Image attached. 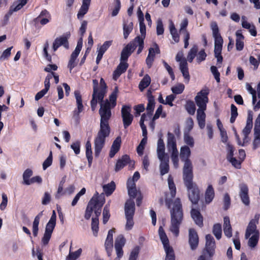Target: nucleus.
Wrapping results in <instances>:
<instances>
[{"label": "nucleus", "mask_w": 260, "mask_h": 260, "mask_svg": "<svg viewBox=\"0 0 260 260\" xmlns=\"http://www.w3.org/2000/svg\"><path fill=\"white\" fill-rule=\"evenodd\" d=\"M168 182L170 193L166 194L165 202L168 208L170 209V231L177 237L179 235V227L183 218V209L179 198H176L171 203L172 199L176 196V187L171 175L168 177Z\"/></svg>", "instance_id": "nucleus-1"}, {"label": "nucleus", "mask_w": 260, "mask_h": 260, "mask_svg": "<svg viewBox=\"0 0 260 260\" xmlns=\"http://www.w3.org/2000/svg\"><path fill=\"white\" fill-rule=\"evenodd\" d=\"M117 88L116 87L114 91L110 94L109 100L100 101V109L99 114L100 115V128L110 129L109 124L111 115V109L114 108L116 105L117 97Z\"/></svg>", "instance_id": "nucleus-2"}, {"label": "nucleus", "mask_w": 260, "mask_h": 260, "mask_svg": "<svg viewBox=\"0 0 260 260\" xmlns=\"http://www.w3.org/2000/svg\"><path fill=\"white\" fill-rule=\"evenodd\" d=\"M259 214L256 213L254 218L251 219L246 228L245 238L248 240L247 245L251 249H255L259 239V232L256 229V224L258 223Z\"/></svg>", "instance_id": "nucleus-3"}, {"label": "nucleus", "mask_w": 260, "mask_h": 260, "mask_svg": "<svg viewBox=\"0 0 260 260\" xmlns=\"http://www.w3.org/2000/svg\"><path fill=\"white\" fill-rule=\"evenodd\" d=\"M98 193L96 192L88 203L84 215V217L87 220L90 218L93 211L96 217H99L101 213V208L105 200L104 197L98 196Z\"/></svg>", "instance_id": "nucleus-4"}, {"label": "nucleus", "mask_w": 260, "mask_h": 260, "mask_svg": "<svg viewBox=\"0 0 260 260\" xmlns=\"http://www.w3.org/2000/svg\"><path fill=\"white\" fill-rule=\"evenodd\" d=\"M156 153L160 161L159 170L161 175L168 173L169 170V159L168 154L165 152V146L163 139L159 138L157 143Z\"/></svg>", "instance_id": "nucleus-5"}, {"label": "nucleus", "mask_w": 260, "mask_h": 260, "mask_svg": "<svg viewBox=\"0 0 260 260\" xmlns=\"http://www.w3.org/2000/svg\"><path fill=\"white\" fill-rule=\"evenodd\" d=\"M193 173L183 175V179L187 189L188 196L192 204L198 203L200 199V190L197 185L193 182Z\"/></svg>", "instance_id": "nucleus-6"}, {"label": "nucleus", "mask_w": 260, "mask_h": 260, "mask_svg": "<svg viewBox=\"0 0 260 260\" xmlns=\"http://www.w3.org/2000/svg\"><path fill=\"white\" fill-rule=\"evenodd\" d=\"M211 27L213 37L214 38V55L217 58V62L221 63L222 61V57L221 53L223 42V39L219 32V29L216 22H212Z\"/></svg>", "instance_id": "nucleus-7"}, {"label": "nucleus", "mask_w": 260, "mask_h": 260, "mask_svg": "<svg viewBox=\"0 0 260 260\" xmlns=\"http://www.w3.org/2000/svg\"><path fill=\"white\" fill-rule=\"evenodd\" d=\"M167 146L171 154V158L175 168L179 167L178 151L177 148L176 140L174 134L170 132L167 134Z\"/></svg>", "instance_id": "nucleus-8"}, {"label": "nucleus", "mask_w": 260, "mask_h": 260, "mask_svg": "<svg viewBox=\"0 0 260 260\" xmlns=\"http://www.w3.org/2000/svg\"><path fill=\"white\" fill-rule=\"evenodd\" d=\"M191 151L188 146L184 145L180 148V156L184 162L183 175L193 173V165L189 157Z\"/></svg>", "instance_id": "nucleus-9"}, {"label": "nucleus", "mask_w": 260, "mask_h": 260, "mask_svg": "<svg viewBox=\"0 0 260 260\" xmlns=\"http://www.w3.org/2000/svg\"><path fill=\"white\" fill-rule=\"evenodd\" d=\"M110 133V129L100 128L96 136L94 139V154L96 157L99 156L105 145L106 138L109 136Z\"/></svg>", "instance_id": "nucleus-10"}, {"label": "nucleus", "mask_w": 260, "mask_h": 260, "mask_svg": "<svg viewBox=\"0 0 260 260\" xmlns=\"http://www.w3.org/2000/svg\"><path fill=\"white\" fill-rule=\"evenodd\" d=\"M56 215L55 211H53L51 218L46 224L45 233L42 239V242L44 245L48 244L53 230L56 225Z\"/></svg>", "instance_id": "nucleus-11"}, {"label": "nucleus", "mask_w": 260, "mask_h": 260, "mask_svg": "<svg viewBox=\"0 0 260 260\" xmlns=\"http://www.w3.org/2000/svg\"><path fill=\"white\" fill-rule=\"evenodd\" d=\"M175 59L176 61L179 63V69L186 82L188 83L190 79V76L187 60L184 57L183 52L180 51L178 52L176 56Z\"/></svg>", "instance_id": "nucleus-12"}, {"label": "nucleus", "mask_w": 260, "mask_h": 260, "mask_svg": "<svg viewBox=\"0 0 260 260\" xmlns=\"http://www.w3.org/2000/svg\"><path fill=\"white\" fill-rule=\"evenodd\" d=\"M208 92L206 90H202L197 93L194 98V101L198 109H207V104L208 103Z\"/></svg>", "instance_id": "nucleus-13"}, {"label": "nucleus", "mask_w": 260, "mask_h": 260, "mask_svg": "<svg viewBox=\"0 0 260 260\" xmlns=\"http://www.w3.org/2000/svg\"><path fill=\"white\" fill-rule=\"evenodd\" d=\"M131 108L129 106H123L121 108V116L123 123V126L126 128L129 126L133 120V116L131 114Z\"/></svg>", "instance_id": "nucleus-14"}, {"label": "nucleus", "mask_w": 260, "mask_h": 260, "mask_svg": "<svg viewBox=\"0 0 260 260\" xmlns=\"http://www.w3.org/2000/svg\"><path fill=\"white\" fill-rule=\"evenodd\" d=\"M70 37V34L69 32L56 38L53 43V50L55 51L61 46H63L66 49H69L68 39Z\"/></svg>", "instance_id": "nucleus-15"}, {"label": "nucleus", "mask_w": 260, "mask_h": 260, "mask_svg": "<svg viewBox=\"0 0 260 260\" xmlns=\"http://www.w3.org/2000/svg\"><path fill=\"white\" fill-rule=\"evenodd\" d=\"M239 197L242 202L245 206H249L250 204V199L248 196V188L246 184L242 183L239 185Z\"/></svg>", "instance_id": "nucleus-16"}, {"label": "nucleus", "mask_w": 260, "mask_h": 260, "mask_svg": "<svg viewBox=\"0 0 260 260\" xmlns=\"http://www.w3.org/2000/svg\"><path fill=\"white\" fill-rule=\"evenodd\" d=\"M115 233V229H113L109 231L105 243V247L108 255L110 256L111 255V253L113 250V234Z\"/></svg>", "instance_id": "nucleus-17"}, {"label": "nucleus", "mask_w": 260, "mask_h": 260, "mask_svg": "<svg viewBox=\"0 0 260 260\" xmlns=\"http://www.w3.org/2000/svg\"><path fill=\"white\" fill-rule=\"evenodd\" d=\"M189 244L192 250L196 249L199 244V237L197 232L193 229H189Z\"/></svg>", "instance_id": "nucleus-18"}, {"label": "nucleus", "mask_w": 260, "mask_h": 260, "mask_svg": "<svg viewBox=\"0 0 260 260\" xmlns=\"http://www.w3.org/2000/svg\"><path fill=\"white\" fill-rule=\"evenodd\" d=\"M125 243V239L123 236L120 235L115 239V248L116 252V254L118 256H122L123 252L122 247L124 246Z\"/></svg>", "instance_id": "nucleus-19"}, {"label": "nucleus", "mask_w": 260, "mask_h": 260, "mask_svg": "<svg viewBox=\"0 0 260 260\" xmlns=\"http://www.w3.org/2000/svg\"><path fill=\"white\" fill-rule=\"evenodd\" d=\"M215 247L213 237L210 234L206 236V250L210 256H212L214 252Z\"/></svg>", "instance_id": "nucleus-20"}, {"label": "nucleus", "mask_w": 260, "mask_h": 260, "mask_svg": "<svg viewBox=\"0 0 260 260\" xmlns=\"http://www.w3.org/2000/svg\"><path fill=\"white\" fill-rule=\"evenodd\" d=\"M136 46L133 43H128L122 50L121 53V61H125L129 56L135 50Z\"/></svg>", "instance_id": "nucleus-21"}, {"label": "nucleus", "mask_w": 260, "mask_h": 260, "mask_svg": "<svg viewBox=\"0 0 260 260\" xmlns=\"http://www.w3.org/2000/svg\"><path fill=\"white\" fill-rule=\"evenodd\" d=\"M93 91L92 94V99L90 102L91 108L92 111H94L95 109L96 104L99 101L98 98V92L99 91V88L98 87V81L97 80H93Z\"/></svg>", "instance_id": "nucleus-22"}, {"label": "nucleus", "mask_w": 260, "mask_h": 260, "mask_svg": "<svg viewBox=\"0 0 260 260\" xmlns=\"http://www.w3.org/2000/svg\"><path fill=\"white\" fill-rule=\"evenodd\" d=\"M74 95L76 99L77 109L74 110V113L75 115H78L83 111L84 106L82 103V96L80 92L78 90L75 91Z\"/></svg>", "instance_id": "nucleus-23"}, {"label": "nucleus", "mask_w": 260, "mask_h": 260, "mask_svg": "<svg viewBox=\"0 0 260 260\" xmlns=\"http://www.w3.org/2000/svg\"><path fill=\"white\" fill-rule=\"evenodd\" d=\"M127 68L128 64L125 61H121L113 72V79L116 80L123 73L126 71Z\"/></svg>", "instance_id": "nucleus-24"}, {"label": "nucleus", "mask_w": 260, "mask_h": 260, "mask_svg": "<svg viewBox=\"0 0 260 260\" xmlns=\"http://www.w3.org/2000/svg\"><path fill=\"white\" fill-rule=\"evenodd\" d=\"M135 203L132 199H129L125 204L124 212L125 216H134L135 213Z\"/></svg>", "instance_id": "nucleus-25"}, {"label": "nucleus", "mask_w": 260, "mask_h": 260, "mask_svg": "<svg viewBox=\"0 0 260 260\" xmlns=\"http://www.w3.org/2000/svg\"><path fill=\"white\" fill-rule=\"evenodd\" d=\"M242 26L243 28L249 30V32L252 36H256L257 32L255 27L253 24H251L247 21V18L245 16H242L241 18Z\"/></svg>", "instance_id": "nucleus-26"}, {"label": "nucleus", "mask_w": 260, "mask_h": 260, "mask_svg": "<svg viewBox=\"0 0 260 260\" xmlns=\"http://www.w3.org/2000/svg\"><path fill=\"white\" fill-rule=\"evenodd\" d=\"M236 48L237 50L241 51L244 46V37L242 34L241 30H238L236 32Z\"/></svg>", "instance_id": "nucleus-27"}, {"label": "nucleus", "mask_w": 260, "mask_h": 260, "mask_svg": "<svg viewBox=\"0 0 260 260\" xmlns=\"http://www.w3.org/2000/svg\"><path fill=\"white\" fill-rule=\"evenodd\" d=\"M121 143L120 137H117L113 142L111 149L109 152V156L112 158L115 154L119 151Z\"/></svg>", "instance_id": "nucleus-28"}, {"label": "nucleus", "mask_w": 260, "mask_h": 260, "mask_svg": "<svg viewBox=\"0 0 260 260\" xmlns=\"http://www.w3.org/2000/svg\"><path fill=\"white\" fill-rule=\"evenodd\" d=\"M206 109H198L197 111V119L201 128H203L205 125L206 114L205 111Z\"/></svg>", "instance_id": "nucleus-29"}, {"label": "nucleus", "mask_w": 260, "mask_h": 260, "mask_svg": "<svg viewBox=\"0 0 260 260\" xmlns=\"http://www.w3.org/2000/svg\"><path fill=\"white\" fill-rule=\"evenodd\" d=\"M127 188L128 195L132 198L131 199L133 200V199L136 198L137 194L136 183L131 180H128L127 182Z\"/></svg>", "instance_id": "nucleus-30"}, {"label": "nucleus", "mask_w": 260, "mask_h": 260, "mask_svg": "<svg viewBox=\"0 0 260 260\" xmlns=\"http://www.w3.org/2000/svg\"><path fill=\"white\" fill-rule=\"evenodd\" d=\"M223 232L228 238H231L232 236V229L230 218L228 216H225L223 218Z\"/></svg>", "instance_id": "nucleus-31"}, {"label": "nucleus", "mask_w": 260, "mask_h": 260, "mask_svg": "<svg viewBox=\"0 0 260 260\" xmlns=\"http://www.w3.org/2000/svg\"><path fill=\"white\" fill-rule=\"evenodd\" d=\"M91 0H83L82 6L77 14L78 18L83 17L88 12Z\"/></svg>", "instance_id": "nucleus-32"}, {"label": "nucleus", "mask_w": 260, "mask_h": 260, "mask_svg": "<svg viewBox=\"0 0 260 260\" xmlns=\"http://www.w3.org/2000/svg\"><path fill=\"white\" fill-rule=\"evenodd\" d=\"M191 215L195 223L200 227L203 225V217L200 212L196 209H192Z\"/></svg>", "instance_id": "nucleus-33"}, {"label": "nucleus", "mask_w": 260, "mask_h": 260, "mask_svg": "<svg viewBox=\"0 0 260 260\" xmlns=\"http://www.w3.org/2000/svg\"><path fill=\"white\" fill-rule=\"evenodd\" d=\"M215 196L214 190L212 185H208L205 194V202L207 204L211 203Z\"/></svg>", "instance_id": "nucleus-34"}, {"label": "nucleus", "mask_w": 260, "mask_h": 260, "mask_svg": "<svg viewBox=\"0 0 260 260\" xmlns=\"http://www.w3.org/2000/svg\"><path fill=\"white\" fill-rule=\"evenodd\" d=\"M106 92L107 86L103 78H102L100 80L99 91L98 95L99 101H102L103 100Z\"/></svg>", "instance_id": "nucleus-35"}, {"label": "nucleus", "mask_w": 260, "mask_h": 260, "mask_svg": "<svg viewBox=\"0 0 260 260\" xmlns=\"http://www.w3.org/2000/svg\"><path fill=\"white\" fill-rule=\"evenodd\" d=\"M254 135L253 148L254 149H255L260 146V126L254 125Z\"/></svg>", "instance_id": "nucleus-36"}, {"label": "nucleus", "mask_w": 260, "mask_h": 260, "mask_svg": "<svg viewBox=\"0 0 260 260\" xmlns=\"http://www.w3.org/2000/svg\"><path fill=\"white\" fill-rule=\"evenodd\" d=\"M86 157L88 160V166L90 167L92 161V151L91 144L89 140H87L85 144Z\"/></svg>", "instance_id": "nucleus-37"}, {"label": "nucleus", "mask_w": 260, "mask_h": 260, "mask_svg": "<svg viewBox=\"0 0 260 260\" xmlns=\"http://www.w3.org/2000/svg\"><path fill=\"white\" fill-rule=\"evenodd\" d=\"M130 162V158L128 155H124L119 159L116 164L115 170L117 172L123 168L126 164Z\"/></svg>", "instance_id": "nucleus-38"}, {"label": "nucleus", "mask_w": 260, "mask_h": 260, "mask_svg": "<svg viewBox=\"0 0 260 260\" xmlns=\"http://www.w3.org/2000/svg\"><path fill=\"white\" fill-rule=\"evenodd\" d=\"M158 233L160 239L163 244L164 249H166V248H171L169 244L168 238L161 226L159 228Z\"/></svg>", "instance_id": "nucleus-39"}, {"label": "nucleus", "mask_w": 260, "mask_h": 260, "mask_svg": "<svg viewBox=\"0 0 260 260\" xmlns=\"http://www.w3.org/2000/svg\"><path fill=\"white\" fill-rule=\"evenodd\" d=\"M133 29V23L132 22H126L123 23V36L124 39H127L129 34Z\"/></svg>", "instance_id": "nucleus-40"}, {"label": "nucleus", "mask_w": 260, "mask_h": 260, "mask_svg": "<svg viewBox=\"0 0 260 260\" xmlns=\"http://www.w3.org/2000/svg\"><path fill=\"white\" fill-rule=\"evenodd\" d=\"M28 0H18L11 6L12 11H18L25 5Z\"/></svg>", "instance_id": "nucleus-41"}, {"label": "nucleus", "mask_w": 260, "mask_h": 260, "mask_svg": "<svg viewBox=\"0 0 260 260\" xmlns=\"http://www.w3.org/2000/svg\"><path fill=\"white\" fill-rule=\"evenodd\" d=\"M151 82L150 77L148 75H146L140 81L139 87L141 91H143L145 88L148 87Z\"/></svg>", "instance_id": "nucleus-42"}, {"label": "nucleus", "mask_w": 260, "mask_h": 260, "mask_svg": "<svg viewBox=\"0 0 260 260\" xmlns=\"http://www.w3.org/2000/svg\"><path fill=\"white\" fill-rule=\"evenodd\" d=\"M79 53L74 51L70 57V59L69 61V63L68 65V67L70 70V72H71L72 69L76 66L77 63L76 62V59L78 56Z\"/></svg>", "instance_id": "nucleus-43"}, {"label": "nucleus", "mask_w": 260, "mask_h": 260, "mask_svg": "<svg viewBox=\"0 0 260 260\" xmlns=\"http://www.w3.org/2000/svg\"><path fill=\"white\" fill-rule=\"evenodd\" d=\"M104 191L105 194L109 196L112 193V192L115 189V183L112 181L111 183L104 185L103 186Z\"/></svg>", "instance_id": "nucleus-44"}, {"label": "nucleus", "mask_w": 260, "mask_h": 260, "mask_svg": "<svg viewBox=\"0 0 260 260\" xmlns=\"http://www.w3.org/2000/svg\"><path fill=\"white\" fill-rule=\"evenodd\" d=\"M155 103L154 101L152 98H149L148 103L146 107V111L147 113V116L149 118H151L153 110L154 108Z\"/></svg>", "instance_id": "nucleus-45"}, {"label": "nucleus", "mask_w": 260, "mask_h": 260, "mask_svg": "<svg viewBox=\"0 0 260 260\" xmlns=\"http://www.w3.org/2000/svg\"><path fill=\"white\" fill-rule=\"evenodd\" d=\"M32 170H31L30 169H27L24 171L22 175L23 183L24 184L27 185V184L29 183V178L32 175Z\"/></svg>", "instance_id": "nucleus-46"}, {"label": "nucleus", "mask_w": 260, "mask_h": 260, "mask_svg": "<svg viewBox=\"0 0 260 260\" xmlns=\"http://www.w3.org/2000/svg\"><path fill=\"white\" fill-rule=\"evenodd\" d=\"M198 50V46L196 45L190 49L188 53L187 59L189 62H191L197 55Z\"/></svg>", "instance_id": "nucleus-47"}, {"label": "nucleus", "mask_w": 260, "mask_h": 260, "mask_svg": "<svg viewBox=\"0 0 260 260\" xmlns=\"http://www.w3.org/2000/svg\"><path fill=\"white\" fill-rule=\"evenodd\" d=\"M82 251V250L81 248H79L75 252H71L70 250L69 255L66 258V260H76L80 256Z\"/></svg>", "instance_id": "nucleus-48"}, {"label": "nucleus", "mask_w": 260, "mask_h": 260, "mask_svg": "<svg viewBox=\"0 0 260 260\" xmlns=\"http://www.w3.org/2000/svg\"><path fill=\"white\" fill-rule=\"evenodd\" d=\"M91 229L94 236H97L99 231V218L98 217L92 218Z\"/></svg>", "instance_id": "nucleus-49"}, {"label": "nucleus", "mask_w": 260, "mask_h": 260, "mask_svg": "<svg viewBox=\"0 0 260 260\" xmlns=\"http://www.w3.org/2000/svg\"><path fill=\"white\" fill-rule=\"evenodd\" d=\"M160 53V50L158 45L156 43H154L152 45V47L149 49L148 55L151 57H155L156 54Z\"/></svg>", "instance_id": "nucleus-50"}, {"label": "nucleus", "mask_w": 260, "mask_h": 260, "mask_svg": "<svg viewBox=\"0 0 260 260\" xmlns=\"http://www.w3.org/2000/svg\"><path fill=\"white\" fill-rule=\"evenodd\" d=\"M213 233L218 240L221 238L222 233L221 224H215L214 225L213 228Z\"/></svg>", "instance_id": "nucleus-51"}, {"label": "nucleus", "mask_w": 260, "mask_h": 260, "mask_svg": "<svg viewBox=\"0 0 260 260\" xmlns=\"http://www.w3.org/2000/svg\"><path fill=\"white\" fill-rule=\"evenodd\" d=\"M185 109L190 115H193L196 111V107L194 103L191 101L187 102L185 105Z\"/></svg>", "instance_id": "nucleus-52"}, {"label": "nucleus", "mask_w": 260, "mask_h": 260, "mask_svg": "<svg viewBox=\"0 0 260 260\" xmlns=\"http://www.w3.org/2000/svg\"><path fill=\"white\" fill-rule=\"evenodd\" d=\"M126 222L125 225L126 231H129L132 229L134 225L133 216H125Z\"/></svg>", "instance_id": "nucleus-53"}, {"label": "nucleus", "mask_w": 260, "mask_h": 260, "mask_svg": "<svg viewBox=\"0 0 260 260\" xmlns=\"http://www.w3.org/2000/svg\"><path fill=\"white\" fill-rule=\"evenodd\" d=\"M110 216L109 206L107 205L104 207L103 212V222L104 224H106Z\"/></svg>", "instance_id": "nucleus-54"}, {"label": "nucleus", "mask_w": 260, "mask_h": 260, "mask_svg": "<svg viewBox=\"0 0 260 260\" xmlns=\"http://www.w3.org/2000/svg\"><path fill=\"white\" fill-rule=\"evenodd\" d=\"M231 117L230 118V122L233 123L235 122L236 118L238 116L237 108L234 104H232L231 106Z\"/></svg>", "instance_id": "nucleus-55"}, {"label": "nucleus", "mask_w": 260, "mask_h": 260, "mask_svg": "<svg viewBox=\"0 0 260 260\" xmlns=\"http://www.w3.org/2000/svg\"><path fill=\"white\" fill-rule=\"evenodd\" d=\"M112 41H107L104 43L103 45L98 48V52L104 54L108 48L112 45Z\"/></svg>", "instance_id": "nucleus-56"}, {"label": "nucleus", "mask_w": 260, "mask_h": 260, "mask_svg": "<svg viewBox=\"0 0 260 260\" xmlns=\"http://www.w3.org/2000/svg\"><path fill=\"white\" fill-rule=\"evenodd\" d=\"M166 255L165 260H175V255L172 247L165 249Z\"/></svg>", "instance_id": "nucleus-57"}, {"label": "nucleus", "mask_w": 260, "mask_h": 260, "mask_svg": "<svg viewBox=\"0 0 260 260\" xmlns=\"http://www.w3.org/2000/svg\"><path fill=\"white\" fill-rule=\"evenodd\" d=\"M184 85L183 84H179L176 86L172 87L171 90L175 94H180L184 89Z\"/></svg>", "instance_id": "nucleus-58"}, {"label": "nucleus", "mask_w": 260, "mask_h": 260, "mask_svg": "<svg viewBox=\"0 0 260 260\" xmlns=\"http://www.w3.org/2000/svg\"><path fill=\"white\" fill-rule=\"evenodd\" d=\"M252 126L246 125V126L242 131V133L244 135V143L248 142V136L251 132Z\"/></svg>", "instance_id": "nucleus-59"}, {"label": "nucleus", "mask_w": 260, "mask_h": 260, "mask_svg": "<svg viewBox=\"0 0 260 260\" xmlns=\"http://www.w3.org/2000/svg\"><path fill=\"white\" fill-rule=\"evenodd\" d=\"M184 140L185 143L189 146L192 147L194 145V140L192 137L188 134H185L184 136Z\"/></svg>", "instance_id": "nucleus-60"}, {"label": "nucleus", "mask_w": 260, "mask_h": 260, "mask_svg": "<svg viewBox=\"0 0 260 260\" xmlns=\"http://www.w3.org/2000/svg\"><path fill=\"white\" fill-rule=\"evenodd\" d=\"M144 39L145 38H142L141 37L137 36L135 38L133 41L130 42L129 43H133L136 46L138 45L139 47L144 46Z\"/></svg>", "instance_id": "nucleus-61"}, {"label": "nucleus", "mask_w": 260, "mask_h": 260, "mask_svg": "<svg viewBox=\"0 0 260 260\" xmlns=\"http://www.w3.org/2000/svg\"><path fill=\"white\" fill-rule=\"evenodd\" d=\"M115 2V6L112 12V16H116L120 9L121 4L120 0H114Z\"/></svg>", "instance_id": "nucleus-62"}, {"label": "nucleus", "mask_w": 260, "mask_h": 260, "mask_svg": "<svg viewBox=\"0 0 260 260\" xmlns=\"http://www.w3.org/2000/svg\"><path fill=\"white\" fill-rule=\"evenodd\" d=\"M52 162V152L51 151L49 156L45 160L43 164V168L45 170L48 167L50 166Z\"/></svg>", "instance_id": "nucleus-63"}, {"label": "nucleus", "mask_w": 260, "mask_h": 260, "mask_svg": "<svg viewBox=\"0 0 260 260\" xmlns=\"http://www.w3.org/2000/svg\"><path fill=\"white\" fill-rule=\"evenodd\" d=\"M71 148L73 150L76 154H78L80 152V142L77 141L72 144Z\"/></svg>", "instance_id": "nucleus-64"}]
</instances>
